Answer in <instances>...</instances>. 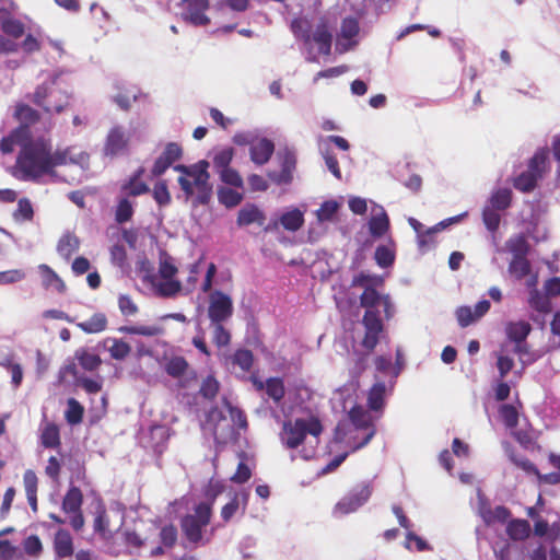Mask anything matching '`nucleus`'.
Segmentation results:
<instances>
[{
  "label": "nucleus",
  "mask_w": 560,
  "mask_h": 560,
  "mask_svg": "<svg viewBox=\"0 0 560 560\" xmlns=\"http://www.w3.org/2000/svg\"><path fill=\"white\" fill-rule=\"evenodd\" d=\"M58 163L62 160L59 155L52 158L50 137L28 138L19 151L13 175L20 180L39 183L44 176H57Z\"/></svg>",
  "instance_id": "f257e3e1"
},
{
  "label": "nucleus",
  "mask_w": 560,
  "mask_h": 560,
  "mask_svg": "<svg viewBox=\"0 0 560 560\" xmlns=\"http://www.w3.org/2000/svg\"><path fill=\"white\" fill-rule=\"evenodd\" d=\"M360 305L365 308L362 318L365 332L362 339V347L368 351H373L378 341L380 336L384 330V324L380 317V312L376 306L382 305L386 318L393 316V305L389 295H382L373 287H366L360 295Z\"/></svg>",
  "instance_id": "f03ea898"
},
{
  "label": "nucleus",
  "mask_w": 560,
  "mask_h": 560,
  "mask_svg": "<svg viewBox=\"0 0 560 560\" xmlns=\"http://www.w3.org/2000/svg\"><path fill=\"white\" fill-rule=\"evenodd\" d=\"M71 97V90L56 74L35 89L31 101L47 114H60L69 106Z\"/></svg>",
  "instance_id": "7ed1b4c3"
},
{
  "label": "nucleus",
  "mask_w": 560,
  "mask_h": 560,
  "mask_svg": "<svg viewBox=\"0 0 560 560\" xmlns=\"http://www.w3.org/2000/svg\"><path fill=\"white\" fill-rule=\"evenodd\" d=\"M311 27V21L305 16H296L290 24L292 34L304 46L310 47L312 43H315L318 46L319 54L329 56L331 54L332 33L328 19L325 15L320 16L313 34Z\"/></svg>",
  "instance_id": "20e7f679"
},
{
  "label": "nucleus",
  "mask_w": 560,
  "mask_h": 560,
  "mask_svg": "<svg viewBox=\"0 0 560 560\" xmlns=\"http://www.w3.org/2000/svg\"><path fill=\"white\" fill-rule=\"evenodd\" d=\"M209 162L201 160L189 165L186 176L178 177L180 189L186 197H192L196 194L194 202L197 205H208L213 194L212 184H210V174L208 172Z\"/></svg>",
  "instance_id": "39448f33"
},
{
  "label": "nucleus",
  "mask_w": 560,
  "mask_h": 560,
  "mask_svg": "<svg viewBox=\"0 0 560 560\" xmlns=\"http://www.w3.org/2000/svg\"><path fill=\"white\" fill-rule=\"evenodd\" d=\"M220 490L213 491L211 502H200L194 508L192 514H186L180 518L179 525L185 538L197 546L202 541V532L211 522L212 504Z\"/></svg>",
  "instance_id": "423d86ee"
},
{
  "label": "nucleus",
  "mask_w": 560,
  "mask_h": 560,
  "mask_svg": "<svg viewBox=\"0 0 560 560\" xmlns=\"http://www.w3.org/2000/svg\"><path fill=\"white\" fill-rule=\"evenodd\" d=\"M322 432L323 425L318 418H298L294 421L283 422L280 439L287 448L295 450L303 444L307 434L317 438Z\"/></svg>",
  "instance_id": "0eeeda50"
},
{
  "label": "nucleus",
  "mask_w": 560,
  "mask_h": 560,
  "mask_svg": "<svg viewBox=\"0 0 560 560\" xmlns=\"http://www.w3.org/2000/svg\"><path fill=\"white\" fill-rule=\"evenodd\" d=\"M177 271L178 269L172 256L167 253H162L159 261V273L164 281L159 283L156 288L159 295L173 298L182 290V283L174 279Z\"/></svg>",
  "instance_id": "6e6552de"
},
{
  "label": "nucleus",
  "mask_w": 560,
  "mask_h": 560,
  "mask_svg": "<svg viewBox=\"0 0 560 560\" xmlns=\"http://www.w3.org/2000/svg\"><path fill=\"white\" fill-rule=\"evenodd\" d=\"M371 494L372 488L369 483L357 485L336 503L334 514L342 516L355 512L370 499Z\"/></svg>",
  "instance_id": "1a4fd4ad"
},
{
  "label": "nucleus",
  "mask_w": 560,
  "mask_h": 560,
  "mask_svg": "<svg viewBox=\"0 0 560 560\" xmlns=\"http://www.w3.org/2000/svg\"><path fill=\"white\" fill-rule=\"evenodd\" d=\"M163 369L168 376L178 380V385L182 388H189L198 380L197 372L190 368L188 361L182 355L165 359Z\"/></svg>",
  "instance_id": "9d476101"
},
{
  "label": "nucleus",
  "mask_w": 560,
  "mask_h": 560,
  "mask_svg": "<svg viewBox=\"0 0 560 560\" xmlns=\"http://www.w3.org/2000/svg\"><path fill=\"white\" fill-rule=\"evenodd\" d=\"M233 311V301L229 294L220 290H214L210 293L208 318L211 324L225 323L232 317Z\"/></svg>",
  "instance_id": "9b49d317"
},
{
  "label": "nucleus",
  "mask_w": 560,
  "mask_h": 560,
  "mask_svg": "<svg viewBox=\"0 0 560 560\" xmlns=\"http://www.w3.org/2000/svg\"><path fill=\"white\" fill-rule=\"evenodd\" d=\"M250 382L257 392L265 390L276 405H279L285 396V386L281 377H269L262 382L259 377L252 375Z\"/></svg>",
  "instance_id": "f8f14e48"
},
{
  "label": "nucleus",
  "mask_w": 560,
  "mask_h": 560,
  "mask_svg": "<svg viewBox=\"0 0 560 560\" xmlns=\"http://www.w3.org/2000/svg\"><path fill=\"white\" fill-rule=\"evenodd\" d=\"M129 135L121 126L113 127L106 137L104 152L106 155L115 156L127 150Z\"/></svg>",
  "instance_id": "ddd939ff"
},
{
  "label": "nucleus",
  "mask_w": 560,
  "mask_h": 560,
  "mask_svg": "<svg viewBox=\"0 0 560 560\" xmlns=\"http://www.w3.org/2000/svg\"><path fill=\"white\" fill-rule=\"evenodd\" d=\"M349 418L351 422L355 425L357 429H365L369 430L363 440L353 447V451H357L363 446H365L374 436L375 429L371 423V418L368 412L361 406H354L349 411Z\"/></svg>",
  "instance_id": "4468645a"
},
{
  "label": "nucleus",
  "mask_w": 560,
  "mask_h": 560,
  "mask_svg": "<svg viewBox=\"0 0 560 560\" xmlns=\"http://www.w3.org/2000/svg\"><path fill=\"white\" fill-rule=\"evenodd\" d=\"M296 166V156L291 151H285L282 161L280 172H269V178L277 185H288L293 180V172Z\"/></svg>",
  "instance_id": "2eb2a0df"
},
{
  "label": "nucleus",
  "mask_w": 560,
  "mask_h": 560,
  "mask_svg": "<svg viewBox=\"0 0 560 560\" xmlns=\"http://www.w3.org/2000/svg\"><path fill=\"white\" fill-rule=\"evenodd\" d=\"M14 117L20 122L18 128H24L25 136L27 138H34L31 132V126L37 124L40 120L39 112L30 105L18 104L15 106Z\"/></svg>",
  "instance_id": "dca6fc26"
},
{
  "label": "nucleus",
  "mask_w": 560,
  "mask_h": 560,
  "mask_svg": "<svg viewBox=\"0 0 560 560\" xmlns=\"http://www.w3.org/2000/svg\"><path fill=\"white\" fill-rule=\"evenodd\" d=\"M187 4V19L195 25H207L210 19L205 14L209 9V0H182Z\"/></svg>",
  "instance_id": "f3484780"
},
{
  "label": "nucleus",
  "mask_w": 560,
  "mask_h": 560,
  "mask_svg": "<svg viewBox=\"0 0 560 560\" xmlns=\"http://www.w3.org/2000/svg\"><path fill=\"white\" fill-rule=\"evenodd\" d=\"M52 546L59 559L70 558L74 553L73 538L67 529L60 528L56 532Z\"/></svg>",
  "instance_id": "a211bd4d"
},
{
  "label": "nucleus",
  "mask_w": 560,
  "mask_h": 560,
  "mask_svg": "<svg viewBox=\"0 0 560 560\" xmlns=\"http://www.w3.org/2000/svg\"><path fill=\"white\" fill-rule=\"evenodd\" d=\"M57 155L62 160V163H58V166L75 164L82 168H86L90 163V155L85 151L74 152L73 147L57 150L52 149V158Z\"/></svg>",
  "instance_id": "6ab92c4d"
},
{
  "label": "nucleus",
  "mask_w": 560,
  "mask_h": 560,
  "mask_svg": "<svg viewBox=\"0 0 560 560\" xmlns=\"http://www.w3.org/2000/svg\"><path fill=\"white\" fill-rule=\"evenodd\" d=\"M266 221V214L254 203L245 205L237 213L236 223L238 226H247L256 223L262 226Z\"/></svg>",
  "instance_id": "aec40b11"
},
{
  "label": "nucleus",
  "mask_w": 560,
  "mask_h": 560,
  "mask_svg": "<svg viewBox=\"0 0 560 560\" xmlns=\"http://www.w3.org/2000/svg\"><path fill=\"white\" fill-rule=\"evenodd\" d=\"M273 151V142L269 139L262 138L250 147V159L255 164L264 165L270 160Z\"/></svg>",
  "instance_id": "412c9836"
},
{
  "label": "nucleus",
  "mask_w": 560,
  "mask_h": 560,
  "mask_svg": "<svg viewBox=\"0 0 560 560\" xmlns=\"http://www.w3.org/2000/svg\"><path fill=\"white\" fill-rule=\"evenodd\" d=\"M38 270L42 277V284L46 290L55 289L60 294H63L67 291L65 281L48 265L40 264L38 266Z\"/></svg>",
  "instance_id": "4be33fe9"
},
{
  "label": "nucleus",
  "mask_w": 560,
  "mask_h": 560,
  "mask_svg": "<svg viewBox=\"0 0 560 560\" xmlns=\"http://www.w3.org/2000/svg\"><path fill=\"white\" fill-rule=\"evenodd\" d=\"M28 138L25 136V129L24 128H15L13 129L7 137H3L0 140V151L3 154L12 153L15 145L20 147V150H22V147Z\"/></svg>",
  "instance_id": "5701e85b"
},
{
  "label": "nucleus",
  "mask_w": 560,
  "mask_h": 560,
  "mask_svg": "<svg viewBox=\"0 0 560 560\" xmlns=\"http://www.w3.org/2000/svg\"><path fill=\"white\" fill-rule=\"evenodd\" d=\"M532 331V326L528 322H509L505 326V334L510 341L520 343L525 341Z\"/></svg>",
  "instance_id": "b1692460"
},
{
  "label": "nucleus",
  "mask_w": 560,
  "mask_h": 560,
  "mask_svg": "<svg viewBox=\"0 0 560 560\" xmlns=\"http://www.w3.org/2000/svg\"><path fill=\"white\" fill-rule=\"evenodd\" d=\"M385 383H375L368 392V407L372 411H382L385 406Z\"/></svg>",
  "instance_id": "393cba45"
},
{
  "label": "nucleus",
  "mask_w": 560,
  "mask_h": 560,
  "mask_svg": "<svg viewBox=\"0 0 560 560\" xmlns=\"http://www.w3.org/2000/svg\"><path fill=\"white\" fill-rule=\"evenodd\" d=\"M107 324L104 313H95L88 320L77 323V327L85 334H98L107 328Z\"/></svg>",
  "instance_id": "a878e982"
},
{
  "label": "nucleus",
  "mask_w": 560,
  "mask_h": 560,
  "mask_svg": "<svg viewBox=\"0 0 560 560\" xmlns=\"http://www.w3.org/2000/svg\"><path fill=\"white\" fill-rule=\"evenodd\" d=\"M548 158L549 151L547 148L538 150L529 160L527 171L538 179H541L544 174L547 172Z\"/></svg>",
  "instance_id": "bb28decb"
},
{
  "label": "nucleus",
  "mask_w": 560,
  "mask_h": 560,
  "mask_svg": "<svg viewBox=\"0 0 560 560\" xmlns=\"http://www.w3.org/2000/svg\"><path fill=\"white\" fill-rule=\"evenodd\" d=\"M82 503V491L78 487H71L63 497L61 508L66 513L81 512Z\"/></svg>",
  "instance_id": "cd10ccee"
},
{
  "label": "nucleus",
  "mask_w": 560,
  "mask_h": 560,
  "mask_svg": "<svg viewBox=\"0 0 560 560\" xmlns=\"http://www.w3.org/2000/svg\"><path fill=\"white\" fill-rule=\"evenodd\" d=\"M506 534L513 540H524L530 534V524L526 520H512L508 523Z\"/></svg>",
  "instance_id": "c85d7f7f"
},
{
  "label": "nucleus",
  "mask_w": 560,
  "mask_h": 560,
  "mask_svg": "<svg viewBox=\"0 0 560 560\" xmlns=\"http://www.w3.org/2000/svg\"><path fill=\"white\" fill-rule=\"evenodd\" d=\"M279 222L283 226L284 230L290 231V232H295L303 226L304 214L300 209L294 208L291 211L284 212L280 217Z\"/></svg>",
  "instance_id": "c756f323"
},
{
  "label": "nucleus",
  "mask_w": 560,
  "mask_h": 560,
  "mask_svg": "<svg viewBox=\"0 0 560 560\" xmlns=\"http://www.w3.org/2000/svg\"><path fill=\"white\" fill-rule=\"evenodd\" d=\"M512 196V190L510 188H499L491 194L489 207L499 211H504L511 207Z\"/></svg>",
  "instance_id": "7c9ffc66"
},
{
  "label": "nucleus",
  "mask_w": 560,
  "mask_h": 560,
  "mask_svg": "<svg viewBox=\"0 0 560 560\" xmlns=\"http://www.w3.org/2000/svg\"><path fill=\"white\" fill-rule=\"evenodd\" d=\"M40 443L46 448H58L61 445L59 428L55 423H47L40 434Z\"/></svg>",
  "instance_id": "2f4dec72"
},
{
  "label": "nucleus",
  "mask_w": 560,
  "mask_h": 560,
  "mask_svg": "<svg viewBox=\"0 0 560 560\" xmlns=\"http://www.w3.org/2000/svg\"><path fill=\"white\" fill-rule=\"evenodd\" d=\"M80 246L79 238L73 234H65L58 242L57 252L60 256L69 259Z\"/></svg>",
  "instance_id": "473e14b6"
},
{
  "label": "nucleus",
  "mask_w": 560,
  "mask_h": 560,
  "mask_svg": "<svg viewBox=\"0 0 560 560\" xmlns=\"http://www.w3.org/2000/svg\"><path fill=\"white\" fill-rule=\"evenodd\" d=\"M538 180L539 179L535 175H533L528 171H525L522 172L518 176H516L512 183L513 187L516 190L528 194L532 192L537 187Z\"/></svg>",
  "instance_id": "72a5a7b5"
},
{
  "label": "nucleus",
  "mask_w": 560,
  "mask_h": 560,
  "mask_svg": "<svg viewBox=\"0 0 560 560\" xmlns=\"http://www.w3.org/2000/svg\"><path fill=\"white\" fill-rule=\"evenodd\" d=\"M506 248L513 257H526L529 252V244L525 235L518 234L508 240Z\"/></svg>",
  "instance_id": "f704fd0d"
},
{
  "label": "nucleus",
  "mask_w": 560,
  "mask_h": 560,
  "mask_svg": "<svg viewBox=\"0 0 560 560\" xmlns=\"http://www.w3.org/2000/svg\"><path fill=\"white\" fill-rule=\"evenodd\" d=\"M370 233L374 237L383 236L389 229V219L384 210L380 214L373 215L369 222Z\"/></svg>",
  "instance_id": "c9c22d12"
},
{
  "label": "nucleus",
  "mask_w": 560,
  "mask_h": 560,
  "mask_svg": "<svg viewBox=\"0 0 560 560\" xmlns=\"http://www.w3.org/2000/svg\"><path fill=\"white\" fill-rule=\"evenodd\" d=\"M84 416V407L74 398H69L67 401V410L65 418L71 425L82 422Z\"/></svg>",
  "instance_id": "e433bc0d"
},
{
  "label": "nucleus",
  "mask_w": 560,
  "mask_h": 560,
  "mask_svg": "<svg viewBox=\"0 0 560 560\" xmlns=\"http://www.w3.org/2000/svg\"><path fill=\"white\" fill-rule=\"evenodd\" d=\"M218 199L226 208H234L242 202L243 195L230 187H219Z\"/></svg>",
  "instance_id": "4c0bfd02"
},
{
  "label": "nucleus",
  "mask_w": 560,
  "mask_h": 560,
  "mask_svg": "<svg viewBox=\"0 0 560 560\" xmlns=\"http://www.w3.org/2000/svg\"><path fill=\"white\" fill-rule=\"evenodd\" d=\"M231 362L233 365H237L242 372H249L254 363L253 352L248 349H237L231 357Z\"/></svg>",
  "instance_id": "58836bf2"
},
{
  "label": "nucleus",
  "mask_w": 560,
  "mask_h": 560,
  "mask_svg": "<svg viewBox=\"0 0 560 560\" xmlns=\"http://www.w3.org/2000/svg\"><path fill=\"white\" fill-rule=\"evenodd\" d=\"M75 358L80 365L86 371H95L102 364L100 355L91 353L85 349L78 350L75 352Z\"/></svg>",
  "instance_id": "ea45409f"
},
{
  "label": "nucleus",
  "mask_w": 560,
  "mask_h": 560,
  "mask_svg": "<svg viewBox=\"0 0 560 560\" xmlns=\"http://www.w3.org/2000/svg\"><path fill=\"white\" fill-rule=\"evenodd\" d=\"M220 389V383L213 375H208L206 378L202 380L199 394L202 398L207 400H213Z\"/></svg>",
  "instance_id": "a19ab883"
},
{
  "label": "nucleus",
  "mask_w": 560,
  "mask_h": 560,
  "mask_svg": "<svg viewBox=\"0 0 560 560\" xmlns=\"http://www.w3.org/2000/svg\"><path fill=\"white\" fill-rule=\"evenodd\" d=\"M224 323L211 324L212 329V342L218 348L228 347L231 343V332L224 327Z\"/></svg>",
  "instance_id": "79ce46f5"
},
{
  "label": "nucleus",
  "mask_w": 560,
  "mask_h": 560,
  "mask_svg": "<svg viewBox=\"0 0 560 560\" xmlns=\"http://www.w3.org/2000/svg\"><path fill=\"white\" fill-rule=\"evenodd\" d=\"M509 271L521 280L530 272V264L526 257H513L509 265Z\"/></svg>",
  "instance_id": "37998d69"
},
{
  "label": "nucleus",
  "mask_w": 560,
  "mask_h": 560,
  "mask_svg": "<svg viewBox=\"0 0 560 560\" xmlns=\"http://www.w3.org/2000/svg\"><path fill=\"white\" fill-rule=\"evenodd\" d=\"M528 303L532 308L539 313L546 314L551 311V303L549 299L536 289L530 291Z\"/></svg>",
  "instance_id": "c03bdc74"
},
{
  "label": "nucleus",
  "mask_w": 560,
  "mask_h": 560,
  "mask_svg": "<svg viewBox=\"0 0 560 560\" xmlns=\"http://www.w3.org/2000/svg\"><path fill=\"white\" fill-rule=\"evenodd\" d=\"M112 342V346L108 347V352L110 357L115 360H125L131 352V347L128 342L122 339H108Z\"/></svg>",
  "instance_id": "a18cd8bd"
},
{
  "label": "nucleus",
  "mask_w": 560,
  "mask_h": 560,
  "mask_svg": "<svg viewBox=\"0 0 560 560\" xmlns=\"http://www.w3.org/2000/svg\"><path fill=\"white\" fill-rule=\"evenodd\" d=\"M132 215H133L132 203L127 198L120 199L116 207V211H115L116 222L119 224L126 223L131 220Z\"/></svg>",
  "instance_id": "49530a36"
},
{
  "label": "nucleus",
  "mask_w": 560,
  "mask_h": 560,
  "mask_svg": "<svg viewBox=\"0 0 560 560\" xmlns=\"http://www.w3.org/2000/svg\"><path fill=\"white\" fill-rule=\"evenodd\" d=\"M34 217L33 206L27 198H21L18 201V208L13 212L15 221H31Z\"/></svg>",
  "instance_id": "de8ad7c7"
},
{
  "label": "nucleus",
  "mask_w": 560,
  "mask_h": 560,
  "mask_svg": "<svg viewBox=\"0 0 560 560\" xmlns=\"http://www.w3.org/2000/svg\"><path fill=\"white\" fill-rule=\"evenodd\" d=\"M482 221L490 232H497L501 222L499 210H495L489 206L485 207L482 210Z\"/></svg>",
  "instance_id": "09e8293b"
},
{
  "label": "nucleus",
  "mask_w": 560,
  "mask_h": 560,
  "mask_svg": "<svg viewBox=\"0 0 560 560\" xmlns=\"http://www.w3.org/2000/svg\"><path fill=\"white\" fill-rule=\"evenodd\" d=\"M159 537H160L161 544L165 548H168V549L173 548L176 545L177 539H178V533H177L176 526L173 524L163 526L160 530Z\"/></svg>",
  "instance_id": "8fccbe9b"
},
{
  "label": "nucleus",
  "mask_w": 560,
  "mask_h": 560,
  "mask_svg": "<svg viewBox=\"0 0 560 560\" xmlns=\"http://www.w3.org/2000/svg\"><path fill=\"white\" fill-rule=\"evenodd\" d=\"M376 264L382 268H387L394 264L395 253L387 246L381 245L375 249Z\"/></svg>",
  "instance_id": "3c124183"
},
{
  "label": "nucleus",
  "mask_w": 560,
  "mask_h": 560,
  "mask_svg": "<svg viewBox=\"0 0 560 560\" xmlns=\"http://www.w3.org/2000/svg\"><path fill=\"white\" fill-rule=\"evenodd\" d=\"M509 458L517 468L524 470L528 475H534L537 477L539 470L527 457L511 452L509 454Z\"/></svg>",
  "instance_id": "603ef678"
},
{
  "label": "nucleus",
  "mask_w": 560,
  "mask_h": 560,
  "mask_svg": "<svg viewBox=\"0 0 560 560\" xmlns=\"http://www.w3.org/2000/svg\"><path fill=\"white\" fill-rule=\"evenodd\" d=\"M234 156L233 148H224L213 156V166L219 172L220 170H225L230 167V164Z\"/></svg>",
  "instance_id": "864d4df0"
},
{
  "label": "nucleus",
  "mask_w": 560,
  "mask_h": 560,
  "mask_svg": "<svg viewBox=\"0 0 560 560\" xmlns=\"http://www.w3.org/2000/svg\"><path fill=\"white\" fill-rule=\"evenodd\" d=\"M1 30L9 36L20 38L24 34V24L16 19H7L1 23Z\"/></svg>",
  "instance_id": "5fc2aeb1"
},
{
  "label": "nucleus",
  "mask_w": 560,
  "mask_h": 560,
  "mask_svg": "<svg viewBox=\"0 0 560 560\" xmlns=\"http://www.w3.org/2000/svg\"><path fill=\"white\" fill-rule=\"evenodd\" d=\"M218 173L220 175V179L224 184L236 188H243V178L236 170L229 167L225 170H220Z\"/></svg>",
  "instance_id": "6e6d98bb"
},
{
  "label": "nucleus",
  "mask_w": 560,
  "mask_h": 560,
  "mask_svg": "<svg viewBox=\"0 0 560 560\" xmlns=\"http://www.w3.org/2000/svg\"><path fill=\"white\" fill-rule=\"evenodd\" d=\"M359 22L355 18L348 16L341 22L340 35L342 38L351 39L359 34Z\"/></svg>",
  "instance_id": "4d7b16f0"
},
{
  "label": "nucleus",
  "mask_w": 560,
  "mask_h": 560,
  "mask_svg": "<svg viewBox=\"0 0 560 560\" xmlns=\"http://www.w3.org/2000/svg\"><path fill=\"white\" fill-rule=\"evenodd\" d=\"M339 205L335 200H327L322 203L316 212L317 219L320 222L330 221L337 213Z\"/></svg>",
  "instance_id": "13d9d810"
},
{
  "label": "nucleus",
  "mask_w": 560,
  "mask_h": 560,
  "mask_svg": "<svg viewBox=\"0 0 560 560\" xmlns=\"http://www.w3.org/2000/svg\"><path fill=\"white\" fill-rule=\"evenodd\" d=\"M121 189L127 191L129 196L137 197L149 191V186L138 179L129 178L122 186Z\"/></svg>",
  "instance_id": "bf43d9fd"
},
{
  "label": "nucleus",
  "mask_w": 560,
  "mask_h": 560,
  "mask_svg": "<svg viewBox=\"0 0 560 560\" xmlns=\"http://www.w3.org/2000/svg\"><path fill=\"white\" fill-rule=\"evenodd\" d=\"M153 198L161 207L167 206L171 202V195L165 182H158L153 188Z\"/></svg>",
  "instance_id": "052dcab7"
},
{
  "label": "nucleus",
  "mask_w": 560,
  "mask_h": 560,
  "mask_svg": "<svg viewBox=\"0 0 560 560\" xmlns=\"http://www.w3.org/2000/svg\"><path fill=\"white\" fill-rule=\"evenodd\" d=\"M500 415L508 428H515L518 423V413L514 406L503 405L500 409Z\"/></svg>",
  "instance_id": "680f3d73"
},
{
  "label": "nucleus",
  "mask_w": 560,
  "mask_h": 560,
  "mask_svg": "<svg viewBox=\"0 0 560 560\" xmlns=\"http://www.w3.org/2000/svg\"><path fill=\"white\" fill-rule=\"evenodd\" d=\"M240 509V497L237 493L233 495L230 502H228L221 509V518L224 523H229L233 516L237 513Z\"/></svg>",
  "instance_id": "e2e57ef3"
},
{
  "label": "nucleus",
  "mask_w": 560,
  "mask_h": 560,
  "mask_svg": "<svg viewBox=\"0 0 560 560\" xmlns=\"http://www.w3.org/2000/svg\"><path fill=\"white\" fill-rule=\"evenodd\" d=\"M119 331L130 335H140L152 337L159 334L160 329L155 326H124Z\"/></svg>",
  "instance_id": "0e129e2a"
},
{
  "label": "nucleus",
  "mask_w": 560,
  "mask_h": 560,
  "mask_svg": "<svg viewBox=\"0 0 560 560\" xmlns=\"http://www.w3.org/2000/svg\"><path fill=\"white\" fill-rule=\"evenodd\" d=\"M183 155L182 147L176 142H170L165 145L164 151L160 156H162L166 162H170L171 165L178 161Z\"/></svg>",
  "instance_id": "69168bd1"
},
{
  "label": "nucleus",
  "mask_w": 560,
  "mask_h": 560,
  "mask_svg": "<svg viewBox=\"0 0 560 560\" xmlns=\"http://www.w3.org/2000/svg\"><path fill=\"white\" fill-rule=\"evenodd\" d=\"M511 516V512L508 508L503 505H498L493 509V511H490L488 515L485 516V521L487 523L491 522H499V523H505Z\"/></svg>",
  "instance_id": "338daca9"
},
{
  "label": "nucleus",
  "mask_w": 560,
  "mask_h": 560,
  "mask_svg": "<svg viewBox=\"0 0 560 560\" xmlns=\"http://www.w3.org/2000/svg\"><path fill=\"white\" fill-rule=\"evenodd\" d=\"M118 307L124 316H132L138 313V306L133 300L126 294L118 298Z\"/></svg>",
  "instance_id": "774afa93"
}]
</instances>
